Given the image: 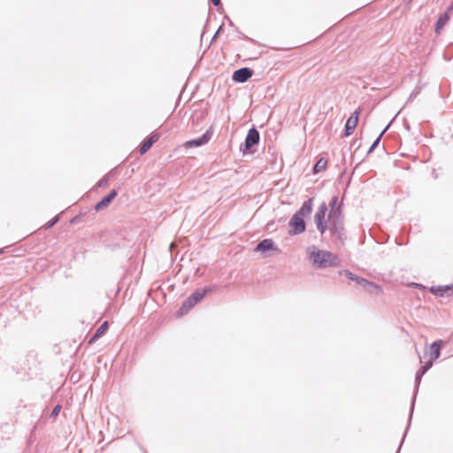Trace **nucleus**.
<instances>
[{
    "label": "nucleus",
    "mask_w": 453,
    "mask_h": 453,
    "mask_svg": "<svg viewBox=\"0 0 453 453\" xmlns=\"http://www.w3.org/2000/svg\"><path fill=\"white\" fill-rule=\"evenodd\" d=\"M347 275L349 279L355 280V278H357L356 276H354L351 273H347Z\"/></svg>",
    "instance_id": "b1692460"
},
{
    "label": "nucleus",
    "mask_w": 453,
    "mask_h": 453,
    "mask_svg": "<svg viewBox=\"0 0 453 453\" xmlns=\"http://www.w3.org/2000/svg\"><path fill=\"white\" fill-rule=\"evenodd\" d=\"M159 134L152 133L141 145L139 152L141 155H144L152 145L159 140Z\"/></svg>",
    "instance_id": "6e6552de"
},
{
    "label": "nucleus",
    "mask_w": 453,
    "mask_h": 453,
    "mask_svg": "<svg viewBox=\"0 0 453 453\" xmlns=\"http://www.w3.org/2000/svg\"><path fill=\"white\" fill-rule=\"evenodd\" d=\"M327 165V160L326 158H319L313 167V173H318L326 170Z\"/></svg>",
    "instance_id": "f3484780"
},
{
    "label": "nucleus",
    "mask_w": 453,
    "mask_h": 453,
    "mask_svg": "<svg viewBox=\"0 0 453 453\" xmlns=\"http://www.w3.org/2000/svg\"><path fill=\"white\" fill-rule=\"evenodd\" d=\"M360 114H361V109L358 108L347 119L346 124H345V129H344L345 136H349L354 133V131L358 124Z\"/></svg>",
    "instance_id": "39448f33"
},
{
    "label": "nucleus",
    "mask_w": 453,
    "mask_h": 453,
    "mask_svg": "<svg viewBox=\"0 0 453 453\" xmlns=\"http://www.w3.org/2000/svg\"><path fill=\"white\" fill-rule=\"evenodd\" d=\"M211 137V131L207 130L204 134H203L199 139L190 140L185 142L184 146L187 149L192 148V147H199L202 145L206 144Z\"/></svg>",
    "instance_id": "0eeeda50"
},
{
    "label": "nucleus",
    "mask_w": 453,
    "mask_h": 453,
    "mask_svg": "<svg viewBox=\"0 0 453 453\" xmlns=\"http://www.w3.org/2000/svg\"><path fill=\"white\" fill-rule=\"evenodd\" d=\"M443 345L441 340L433 342L429 347V360L423 366L422 373H425L432 365L434 360L440 357L441 348Z\"/></svg>",
    "instance_id": "20e7f679"
},
{
    "label": "nucleus",
    "mask_w": 453,
    "mask_h": 453,
    "mask_svg": "<svg viewBox=\"0 0 453 453\" xmlns=\"http://www.w3.org/2000/svg\"><path fill=\"white\" fill-rule=\"evenodd\" d=\"M108 327H109L108 322L104 321L100 326V327L96 330V332L95 333L93 337L88 341V344L94 343L97 339L102 337L106 333V331L108 330Z\"/></svg>",
    "instance_id": "ddd939ff"
},
{
    "label": "nucleus",
    "mask_w": 453,
    "mask_h": 453,
    "mask_svg": "<svg viewBox=\"0 0 453 453\" xmlns=\"http://www.w3.org/2000/svg\"><path fill=\"white\" fill-rule=\"evenodd\" d=\"M381 135H382V134H380V135L376 139V141L374 142V143H373V145H372V148H373L374 146H376V145L379 143V142H380V140Z\"/></svg>",
    "instance_id": "5701e85b"
},
{
    "label": "nucleus",
    "mask_w": 453,
    "mask_h": 453,
    "mask_svg": "<svg viewBox=\"0 0 453 453\" xmlns=\"http://www.w3.org/2000/svg\"><path fill=\"white\" fill-rule=\"evenodd\" d=\"M443 290H444V289H441V288H438V289H437V288H431L432 293H434V294H435V295H441V296H442V291H443Z\"/></svg>",
    "instance_id": "6ab92c4d"
},
{
    "label": "nucleus",
    "mask_w": 453,
    "mask_h": 453,
    "mask_svg": "<svg viewBox=\"0 0 453 453\" xmlns=\"http://www.w3.org/2000/svg\"><path fill=\"white\" fill-rule=\"evenodd\" d=\"M292 234H301L305 230V223L302 217L295 214L289 221Z\"/></svg>",
    "instance_id": "423d86ee"
},
{
    "label": "nucleus",
    "mask_w": 453,
    "mask_h": 453,
    "mask_svg": "<svg viewBox=\"0 0 453 453\" xmlns=\"http://www.w3.org/2000/svg\"><path fill=\"white\" fill-rule=\"evenodd\" d=\"M211 3L215 5V6H219L220 4V0H211Z\"/></svg>",
    "instance_id": "412c9836"
},
{
    "label": "nucleus",
    "mask_w": 453,
    "mask_h": 453,
    "mask_svg": "<svg viewBox=\"0 0 453 453\" xmlns=\"http://www.w3.org/2000/svg\"><path fill=\"white\" fill-rule=\"evenodd\" d=\"M251 76L252 71L245 67L236 70L233 74V79L237 82H245Z\"/></svg>",
    "instance_id": "1a4fd4ad"
},
{
    "label": "nucleus",
    "mask_w": 453,
    "mask_h": 453,
    "mask_svg": "<svg viewBox=\"0 0 453 453\" xmlns=\"http://www.w3.org/2000/svg\"><path fill=\"white\" fill-rule=\"evenodd\" d=\"M205 293V291H196L190 296H188L183 302L181 307L178 311V316L180 317L187 314L196 303H198L204 297Z\"/></svg>",
    "instance_id": "7ed1b4c3"
},
{
    "label": "nucleus",
    "mask_w": 453,
    "mask_h": 453,
    "mask_svg": "<svg viewBox=\"0 0 453 453\" xmlns=\"http://www.w3.org/2000/svg\"><path fill=\"white\" fill-rule=\"evenodd\" d=\"M273 247V241L271 239H265L258 243V245L256 248V250L266 251V250H272Z\"/></svg>",
    "instance_id": "dca6fc26"
},
{
    "label": "nucleus",
    "mask_w": 453,
    "mask_h": 453,
    "mask_svg": "<svg viewBox=\"0 0 453 453\" xmlns=\"http://www.w3.org/2000/svg\"><path fill=\"white\" fill-rule=\"evenodd\" d=\"M4 252V249H0V254Z\"/></svg>",
    "instance_id": "393cba45"
},
{
    "label": "nucleus",
    "mask_w": 453,
    "mask_h": 453,
    "mask_svg": "<svg viewBox=\"0 0 453 453\" xmlns=\"http://www.w3.org/2000/svg\"><path fill=\"white\" fill-rule=\"evenodd\" d=\"M259 142V133L257 129L251 128L249 130L245 140V145L248 149L251 148Z\"/></svg>",
    "instance_id": "9d476101"
},
{
    "label": "nucleus",
    "mask_w": 453,
    "mask_h": 453,
    "mask_svg": "<svg viewBox=\"0 0 453 453\" xmlns=\"http://www.w3.org/2000/svg\"><path fill=\"white\" fill-rule=\"evenodd\" d=\"M312 198L309 199L300 208V210L296 213V215H299L300 217L307 216L311 214L312 211Z\"/></svg>",
    "instance_id": "4468645a"
},
{
    "label": "nucleus",
    "mask_w": 453,
    "mask_h": 453,
    "mask_svg": "<svg viewBox=\"0 0 453 453\" xmlns=\"http://www.w3.org/2000/svg\"><path fill=\"white\" fill-rule=\"evenodd\" d=\"M367 292H369L370 294H376V295H380V293H377L376 290H374L373 288H365Z\"/></svg>",
    "instance_id": "aec40b11"
},
{
    "label": "nucleus",
    "mask_w": 453,
    "mask_h": 453,
    "mask_svg": "<svg viewBox=\"0 0 453 453\" xmlns=\"http://www.w3.org/2000/svg\"><path fill=\"white\" fill-rule=\"evenodd\" d=\"M58 220V218H55L52 222H50L48 226V227H51Z\"/></svg>",
    "instance_id": "4be33fe9"
},
{
    "label": "nucleus",
    "mask_w": 453,
    "mask_h": 453,
    "mask_svg": "<svg viewBox=\"0 0 453 453\" xmlns=\"http://www.w3.org/2000/svg\"><path fill=\"white\" fill-rule=\"evenodd\" d=\"M326 211L327 207L326 204L324 203L319 205L314 217L317 228L321 234H324L327 228H329L332 232H335L337 230L335 219H332L334 216H336V212H334V215L332 213L328 215L327 220H332V225L328 226L326 220Z\"/></svg>",
    "instance_id": "f03ea898"
},
{
    "label": "nucleus",
    "mask_w": 453,
    "mask_h": 453,
    "mask_svg": "<svg viewBox=\"0 0 453 453\" xmlns=\"http://www.w3.org/2000/svg\"><path fill=\"white\" fill-rule=\"evenodd\" d=\"M449 19V16L448 13H444L440 16L435 25V32L437 34H439L442 30V28L444 27Z\"/></svg>",
    "instance_id": "2eb2a0df"
},
{
    "label": "nucleus",
    "mask_w": 453,
    "mask_h": 453,
    "mask_svg": "<svg viewBox=\"0 0 453 453\" xmlns=\"http://www.w3.org/2000/svg\"><path fill=\"white\" fill-rule=\"evenodd\" d=\"M310 259L317 267L336 266L339 265V259L334 254L320 250L315 247L312 248Z\"/></svg>",
    "instance_id": "f257e3e1"
},
{
    "label": "nucleus",
    "mask_w": 453,
    "mask_h": 453,
    "mask_svg": "<svg viewBox=\"0 0 453 453\" xmlns=\"http://www.w3.org/2000/svg\"><path fill=\"white\" fill-rule=\"evenodd\" d=\"M61 408H62V407H61V405H59V404H58V405H57V406L53 409V411H52V412H51V416H52V417H54V418H56V417L59 414V412H60V411H61Z\"/></svg>",
    "instance_id": "a211bd4d"
},
{
    "label": "nucleus",
    "mask_w": 453,
    "mask_h": 453,
    "mask_svg": "<svg viewBox=\"0 0 453 453\" xmlns=\"http://www.w3.org/2000/svg\"><path fill=\"white\" fill-rule=\"evenodd\" d=\"M355 281L361 286L363 288H373L377 293H382V289L378 285L369 282L367 280L360 277L355 278Z\"/></svg>",
    "instance_id": "f8f14e48"
},
{
    "label": "nucleus",
    "mask_w": 453,
    "mask_h": 453,
    "mask_svg": "<svg viewBox=\"0 0 453 453\" xmlns=\"http://www.w3.org/2000/svg\"><path fill=\"white\" fill-rule=\"evenodd\" d=\"M117 191L111 190L109 195H107L105 197H104L99 203H96L95 209L96 211H100L104 209V207H107L111 202L116 197Z\"/></svg>",
    "instance_id": "9b49d317"
}]
</instances>
